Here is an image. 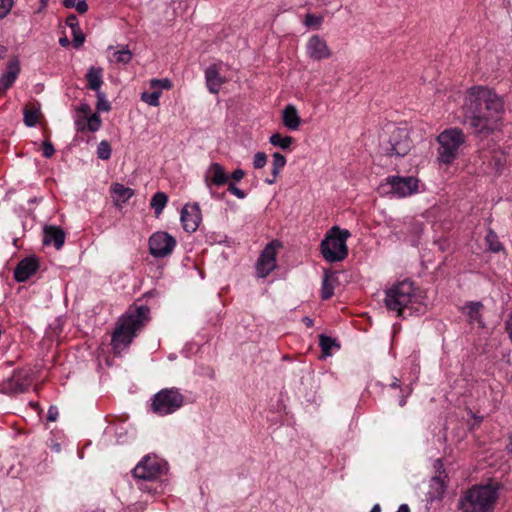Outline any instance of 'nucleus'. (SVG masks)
Here are the masks:
<instances>
[{
  "instance_id": "48",
  "label": "nucleus",
  "mask_w": 512,
  "mask_h": 512,
  "mask_svg": "<svg viewBox=\"0 0 512 512\" xmlns=\"http://www.w3.org/2000/svg\"><path fill=\"white\" fill-rule=\"evenodd\" d=\"M78 111L82 113L84 116H87L90 113L91 108L88 104L84 103L79 106Z\"/></svg>"
},
{
  "instance_id": "44",
  "label": "nucleus",
  "mask_w": 512,
  "mask_h": 512,
  "mask_svg": "<svg viewBox=\"0 0 512 512\" xmlns=\"http://www.w3.org/2000/svg\"><path fill=\"white\" fill-rule=\"evenodd\" d=\"M54 152H55V149L49 141L43 142V156L45 158L52 157Z\"/></svg>"
},
{
  "instance_id": "17",
  "label": "nucleus",
  "mask_w": 512,
  "mask_h": 512,
  "mask_svg": "<svg viewBox=\"0 0 512 512\" xmlns=\"http://www.w3.org/2000/svg\"><path fill=\"white\" fill-rule=\"evenodd\" d=\"M19 73H20L19 60L17 58H13L7 63L5 72H3L0 75V91L5 92L10 87H12V85L18 78Z\"/></svg>"
},
{
  "instance_id": "26",
  "label": "nucleus",
  "mask_w": 512,
  "mask_h": 512,
  "mask_svg": "<svg viewBox=\"0 0 512 512\" xmlns=\"http://www.w3.org/2000/svg\"><path fill=\"white\" fill-rule=\"evenodd\" d=\"M108 58L111 63L127 64L132 59V53L128 48L124 47L121 50L113 51Z\"/></svg>"
},
{
  "instance_id": "47",
  "label": "nucleus",
  "mask_w": 512,
  "mask_h": 512,
  "mask_svg": "<svg viewBox=\"0 0 512 512\" xmlns=\"http://www.w3.org/2000/svg\"><path fill=\"white\" fill-rule=\"evenodd\" d=\"M75 9L80 14L86 13L88 11V4H87L86 0H77Z\"/></svg>"
},
{
  "instance_id": "52",
  "label": "nucleus",
  "mask_w": 512,
  "mask_h": 512,
  "mask_svg": "<svg viewBox=\"0 0 512 512\" xmlns=\"http://www.w3.org/2000/svg\"><path fill=\"white\" fill-rule=\"evenodd\" d=\"M302 321L307 327L313 326V320L309 317H304Z\"/></svg>"
},
{
  "instance_id": "46",
  "label": "nucleus",
  "mask_w": 512,
  "mask_h": 512,
  "mask_svg": "<svg viewBox=\"0 0 512 512\" xmlns=\"http://www.w3.org/2000/svg\"><path fill=\"white\" fill-rule=\"evenodd\" d=\"M59 412L56 406H50L47 412V419L49 421H56L58 418Z\"/></svg>"
},
{
  "instance_id": "22",
  "label": "nucleus",
  "mask_w": 512,
  "mask_h": 512,
  "mask_svg": "<svg viewBox=\"0 0 512 512\" xmlns=\"http://www.w3.org/2000/svg\"><path fill=\"white\" fill-rule=\"evenodd\" d=\"M103 69L100 67H90L86 74V79L88 82V88L98 92L101 91L100 88L103 84Z\"/></svg>"
},
{
  "instance_id": "39",
  "label": "nucleus",
  "mask_w": 512,
  "mask_h": 512,
  "mask_svg": "<svg viewBox=\"0 0 512 512\" xmlns=\"http://www.w3.org/2000/svg\"><path fill=\"white\" fill-rule=\"evenodd\" d=\"M267 164V156L264 152H257L253 158V166L255 169H261Z\"/></svg>"
},
{
  "instance_id": "3",
  "label": "nucleus",
  "mask_w": 512,
  "mask_h": 512,
  "mask_svg": "<svg viewBox=\"0 0 512 512\" xmlns=\"http://www.w3.org/2000/svg\"><path fill=\"white\" fill-rule=\"evenodd\" d=\"M418 303L419 295L413 282L409 280L397 282L386 290L385 305L389 310L397 312L398 316L404 315L406 310L409 314L419 311L415 307Z\"/></svg>"
},
{
  "instance_id": "6",
  "label": "nucleus",
  "mask_w": 512,
  "mask_h": 512,
  "mask_svg": "<svg viewBox=\"0 0 512 512\" xmlns=\"http://www.w3.org/2000/svg\"><path fill=\"white\" fill-rule=\"evenodd\" d=\"M437 141L438 160L442 164H451L457 157L460 147L465 142L464 133L458 128H450L441 132Z\"/></svg>"
},
{
  "instance_id": "10",
  "label": "nucleus",
  "mask_w": 512,
  "mask_h": 512,
  "mask_svg": "<svg viewBox=\"0 0 512 512\" xmlns=\"http://www.w3.org/2000/svg\"><path fill=\"white\" fill-rule=\"evenodd\" d=\"M228 180L229 175L226 173L223 166L216 162L211 163L204 174L205 186L208 189L210 196L217 200H222L225 194L218 193L215 190V187L225 185L228 183Z\"/></svg>"
},
{
  "instance_id": "28",
  "label": "nucleus",
  "mask_w": 512,
  "mask_h": 512,
  "mask_svg": "<svg viewBox=\"0 0 512 512\" xmlns=\"http://www.w3.org/2000/svg\"><path fill=\"white\" fill-rule=\"evenodd\" d=\"M168 202V196L164 192H157L153 195L150 205L154 209L155 215L159 216Z\"/></svg>"
},
{
  "instance_id": "4",
  "label": "nucleus",
  "mask_w": 512,
  "mask_h": 512,
  "mask_svg": "<svg viewBox=\"0 0 512 512\" xmlns=\"http://www.w3.org/2000/svg\"><path fill=\"white\" fill-rule=\"evenodd\" d=\"M498 498V491L492 485H475L460 499L464 512H492Z\"/></svg>"
},
{
  "instance_id": "2",
  "label": "nucleus",
  "mask_w": 512,
  "mask_h": 512,
  "mask_svg": "<svg viewBox=\"0 0 512 512\" xmlns=\"http://www.w3.org/2000/svg\"><path fill=\"white\" fill-rule=\"evenodd\" d=\"M149 312V308L142 305L129 308L119 318L111 339V345L116 353H120L131 344L137 333L148 322Z\"/></svg>"
},
{
  "instance_id": "35",
  "label": "nucleus",
  "mask_w": 512,
  "mask_h": 512,
  "mask_svg": "<svg viewBox=\"0 0 512 512\" xmlns=\"http://www.w3.org/2000/svg\"><path fill=\"white\" fill-rule=\"evenodd\" d=\"M97 104L96 108L98 111L108 112L111 109L109 101L106 99L105 94L102 91L96 92Z\"/></svg>"
},
{
  "instance_id": "7",
  "label": "nucleus",
  "mask_w": 512,
  "mask_h": 512,
  "mask_svg": "<svg viewBox=\"0 0 512 512\" xmlns=\"http://www.w3.org/2000/svg\"><path fill=\"white\" fill-rule=\"evenodd\" d=\"M184 404V396L178 388H165L157 392L151 403L153 412L166 416L176 412Z\"/></svg>"
},
{
  "instance_id": "30",
  "label": "nucleus",
  "mask_w": 512,
  "mask_h": 512,
  "mask_svg": "<svg viewBox=\"0 0 512 512\" xmlns=\"http://www.w3.org/2000/svg\"><path fill=\"white\" fill-rule=\"evenodd\" d=\"M319 345L321 347V350H322L324 356H330L331 351L334 347L339 348L335 339H333L329 336H325V335L320 336Z\"/></svg>"
},
{
  "instance_id": "42",
  "label": "nucleus",
  "mask_w": 512,
  "mask_h": 512,
  "mask_svg": "<svg viewBox=\"0 0 512 512\" xmlns=\"http://www.w3.org/2000/svg\"><path fill=\"white\" fill-rule=\"evenodd\" d=\"M73 36V45L75 48H79L83 45L85 41V35L83 34L81 28H78L77 30L72 32Z\"/></svg>"
},
{
  "instance_id": "18",
  "label": "nucleus",
  "mask_w": 512,
  "mask_h": 512,
  "mask_svg": "<svg viewBox=\"0 0 512 512\" xmlns=\"http://www.w3.org/2000/svg\"><path fill=\"white\" fill-rule=\"evenodd\" d=\"M38 269V262L33 257L21 260L14 270V279L17 282L27 281Z\"/></svg>"
},
{
  "instance_id": "58",
  "label": "nucleus",
  "mask_w": 512,
  "mask_h": 512,
  "mask_svg": "<svg viewBox=\"0 0 512 512\" xmlns=\"http://www.w3.org/2000/svg\"><path fill=\"white\" fill-rule=\"evenodd\" d=\"M40 2H41V7L45 8L47 6L48 0H40Z\"/></svg>"
},
{
  "instance_id": "38",
  "label": "nucleus",
  "mask_w": 512,
  "mask_h": 512,
  "mask_svg": "<svg viewBox=\"0 0 512 512\" xmlns=\"http://www.w3.org/2000/svg\"><path fill=\"white\" fill-rule=\"evenodd\" d=\"M102 124L101 118L98 114H92L87 119V128L91 132H96L100 129Z\"/></svg>"
},
{
  "instance_id": "31",
  "label": "nucleus",
  "mask_w": 512,
  "mask_h": 512,
  "mask_svg": "<svg viewBox=\"0 0 512 512\" xmlns=\"http://www.w3.org/2000/svg\"><path fill=\"white\" fill-rule=\"evenodd\" d=\"M153 90L154 91L151 93L143 92L141 94V100L150 106L158 107L160 105L159 98L161 96V91L156 89Z\"/></svg>"
},
{
  "instance_id": "20",
  "label": "nucleus",
  "mask_w": 512,
  "mask_h": 512,
  "mask_svg": "<svg viewBox=\"0 0 512 512\" xmlns=\"http://www.w3.org/2000/svg\"><path fill=\"white\" fill-rule=\"evenodd\" d=\"M282 122L283 125L291 131H296L299 129L301 125V118L294 105L289 104L283 109Z\"/></svg>"
},
{
  "instance_id": "1",
  "label": "nucleus",
  "mask_w": 512,
  "mask_h": 512,
  "mask_svg": "<svg viewBox=\"0 0 512 512\" xmlns=\"http://www.w3.org/2000/svg\"><path fill=\"white\" fill-rule=\"evenodd\" d=\"M462 109L463 122L475 134H488L500 127L504 103L493 90L476 86L469 89Z\"/></svg>"
},
{
  "instance_id": "11",
  "label": "nucleus",
  "mask_w": 512,
  "mask_h": 512,
  "mask_svg": "<svg viewBox=\"0 0 512 512\" xmlns=\"http://www.w3.org/2000/svg\"><path fill=\"white\" fill-rule=\"evenodd\" d=\"M281 247L280 242L272 241L268 243L259 255L255 269L258 278L267 277L277 267V249Z\"/></svg>"
},
{
  "instance_id": "54",
  "label": "nucleus",
  "mask_w": 512,
  "mask_h": 512,
  "mask_svg": "<svg viewBox=\"0 0 512 512\" xmlns=\"http://www.w3.org/2000/svg\"><path fill=\"white\" fill-rule=\"evenodd\" d=\"M391 388H399L400 387V380L397 378H394L392 383L390 384Z\"/></svg>"
},
{
  "instance_id": "33",
  "label": "nucleus",
  "mask_w": 512,
  "mask_h": 512,
  "mask_svg": "<svg viewBox=\"0 0 512 512\" xmlns=\"http://www.w3.org/2000/svg\"><path fill=\"white\" fill-rule=\"evenodd\" d=\"M111 146L108 141L102 140L97 147V156L101 160H108L111 157Z\"/></svg>"
},
{
  "instance_id": "12",
  "label": "nucleus",
  "mask_w": 512,
  "mask_h": 512,
  "mask_svg": "<svg viewBox=\"0 0 512 512\" xmlns=\"http://www.w3.org/2000/svg\"><path fill=\"white\" fill-rule=\"evenodd\" d=\"M148 244L149 253L154 258H164L173 252L176 239L167 232L157 231L150 236Z\"/></svg>"
},
{
  "instance_id": "16",
  "label": "nucleus",
  "mask_w": 512,
  "mask_h": 512,
  "mask_svg": "<svg viewBox=\"0 0 512 512\" xmlns=\"http://www.w3.org/2000/svg\"><path fill=\"white\" fill-rule=\"evenodd\" d=\"M181 223L183 229L188 233L195 232L202 220L201 211L198 203L187 204L181 211Z\"/></svg>"
},
{
  "instance_id": "27",
  "label": "nucleus",
  "mask_w": 512,
  "mask_h": 512,
  "mask_svg": "<svg viewBox=\"0 0 512 512\" xmlns=\"http://www.w3.org/2000/svg\"><path fill=\"white\" fill-rule=\"evenodd\" d=\"M24 123L28 127H34L38 123L39 117L41 115V110L39 107H26L24 109Z\"/></svg>"
},
{
  "instance_id": "40",
  "label": "nucleus",
  "mask_w": 512,
  "mask_h": 512,
  "mask_svg": "<svg viewBox=\"0 0 512 512\" xmlns=\"http://www.w3.org/2000/svg\"><path fill=\"white\" fill-rule=\"evenodd\" d=\"M14 5V0H0V19L6 17Z\"/></svg>"
},
{
  "instance_id": "8",
  "label": "nucleus",
  "mask_w": 512,
  "mask_h": 512,
  "mask_svg": "<svg viewBox=\"0 0 512 512\" xmlns=\"http://www.w3.org/2000/svg\"><path fill=\"white\" fill-rule=\"evenodd\" d=\"M412 140L407 127L394 128L390 133L384 150L389 156L403 157L407 155L412 148Z\"/></svg>"
},
{
  "instance_id": "32",
  "label": "nucleus",
  "mask_w": 512,
  "mask_h": 512,
  "mask_svg": "<svg viewBox=\"0 0 512 512\" xmlns=\"http://www.w3.org/2000/svg\"><path fill=\"white\" fill-rule=\"evenodd\" d=\"M486 243L492 252H499L502 250V244L498 239V236L492 230H489L486 235Z\"/></svg>"
},
{
  "instance_id": "56",
  "label": "nucleus",
  "mask_w": 512,
  "mask_h": 512,
  "mask_svg": "<svg viewBox=\"0 0 512 512\" xmlns=\"http://www.w3.org/2000/svg\"><path fill=\"white\" fill-rule=\"evenodd\" d=\"M508 451L512 454V435L510 436V443L508 445Z\"/></svg>"
},
{
  "instance_id": "13",
  "label": "nucleus",
  "mask_w": 512,
  "mask_h": 512,
  "mask_svg": "<svg viewBox=\"0 0 512 512\" xmlns=\"http://www.w3.org/2000/svg\"><path fill=\"white\" fill-rule=\"evenodd\" d=\"M166 464L157 457L146 456L133 470L135 478L154 480L164 473Z\"/></svg>"
},
{
  "instance_id": "14",
  "label": "nucleus",
  "mask_w": 512,
  "mask_h": 512,
  "mask_svg": "<svg viewBox=\"0 0 512 512\" xmlns=\"http://www.w3.org/2000/svg\"><path fill=\"white\" fill-rule=\"evenodd\" d=\"M227 70L228 66L223 62L213 63L205 69L206 87L210 93L218 94L222 85L229 80Z\"/></svg>"
},
{
  "instance_id": "9",
  "label": "nucleus",
  "mask_w": 512,
  "mask_h": 512,
  "mask_svg": "<svg viewBox=\"0 0 512 512\" xmlns=\"http://www.w3.org/2000/svg\"><path fill=\"white\" fill-rule=\"evenodd\" d=\"M387 193H390L396 198H404L411 196L418 189V179L412 176H390L387 178L386 183L383 185Z\"/></svg>"
},
{
  "instance_id": "55",
  "label": "nucleus",
  "mask_w": 512,
  "mask_h": 512,
  "mask_svg": "<svg viewBox=\"0 0 512 512\" xmlns=\"http://www.w3.org/2000/svg\"><path fill=\"white\" fill-rule=\"evenodd\" d=\"M381 511V508H380V505L379 504H375L371 511L370 512H380Z\"/></svg>"
},
{
  "instance_id": "37",
  "label": "nucleus",
  "mask_w": 512,
  "mask_h": 512,
  "mask_svg": "<svg viewBox=\"0 0 512 512\" xmlns=\"http://www.w3.org/2000/svg\"><path fill=\"white\" fill-rule=\"evenodd\" d=\"M323 22V17L315 14H306L304 24L307 27H319Z\"/></svg>"
},
{
  "instance_id": "25",
  "label": "nucleus",
  "mask_w": 512,
  "mask_h": 512,
  "mask_svg": "<svg viewBox=\"0 0 512 512\" xmlns=\"http://www.w3.org/2000/svg\"><path fill=\"white\" fill-rule=\"evenodd\" d=\"M269 142L282 150H288L293 144L294 139L291 136H283L280 133H274L270 136Z\"/></svg>"
},
{
  "instance_id": "57",
  "label": "nucleus",
  "mask_w": 512,
  "mask_h": 512,
  "mask_svg": "<svg viewBox=\"0 0 512 512\" xmlns=\"http://www.w3.org/2000/svg\"><path fill=\"white\" fill-rule=\"evenodd\" d=\"M400 406H404L406 404V396L402 397V399L399 402Z\"/></svg>"
},
{
  "instance_id": "24",
  "label": "nucleus",
  "mask_w": 512,
  "mask_h": 512,
  "mask_svg": "<svg viewBox=\"0 0 512 512\" xmlns=\"http://www.w3.org/2000/svg\"><path fill=\"white\" fill-rule=\"evenodd\" d=\"M285 165L286 158L279 152H275L272 155V178H267L265 182L270 185L275 183L278 175L280 174L281 170L284 168Z\"/></svg>"
},
{
  "instance_id": "15",
  "label": "nucleus",
  "mask_w": 512,
  "mask_h": 512,
  "mask_svg": "<svg viewBox=\"0 0 512 512\" xmlns=\"http://www.w3.org/2000/svg\"><path fill=\"white\" fill-rule=\"evenodd\" d=\"M305 51L307 57L314 61L329 59L332 56V51L326 40L320 35H312L309 37L305 46Z\"/></svg>"
},
{
  "instance_id": "45",
  "label": "nucleus",
  "mask_w": 512,
  "mask_h": 512,
  "mask_svg": "<svg viewBox=\"0 0 512 512\" xmlns=\"http://www.w3.org/2000/svg\"><path fill=\"white\" fill-rule=\"evenodd\" d=\"M244 176L245 171L243 169H236L231 173L229 179L232 180L231 182H239L244 178Z\"/></svg>"
},
{
  "instance_id": "19",
  "label": "nucleus",
  "mask_w": 512,
  "mask_h": 512,
  "mask_svg": "<svg viewBox=\"0 0 512 512\" xmlns=\"http://www.w3.org/2000/svg\"><path fill=\"white\" fill-rule=\"evenodd\" d=\"M65 242V233L62 229L49 226L44 230V239L43 243L45 245H54L56 249H61Z\"/></svg>"
},
{
  "instance_id": "5",
  "label": "nucleus",
  "mask_w": 512,
  "mask_h": 512,
  "mask_svg": "<svg viewBox=\"0 0 512 512\" xmlns=\"http://www.w3.org/2000/svg\"><path fill=\"white\" fill-rule=\"evenodd\" d=\"M351 233L338 226L332 227L321 242V253L328 262H340L348 255L347 239Z\"/></svg>"
},
{
  "instance_id": "53",
  "label": "nucleus",
  "mask_w": 512,
  "mask_h": 512,
  "mask_svg": "<svg viewBox=\"0 0 512 512\" xmlns=\"http://www.w3.org/2000/svg\"><path fill=\"white\" fill-rule=\"evenodd\" d=\"M59 44L62 46V47H66L69 45V40L68 38L66 37H63V38H60L59 39Z\"/></svg>"
},
{
  "instance_id": "49",
  "label": "nucleus",
  "mask_w": 512,
  "mask_h": 512,
  "mask_svg": "<svg viewBox=\"0 0 512 512\" xmlns=\"http://www.w3.org/2000/svg\"><path fill=\"white\" fill-rule=\"evenodd\" d=\"M77 1L76 0H63V5L66 8H75Z\"/></svg>"
},
{
  "instance_id": "50",
  "label": "nucleus",
  "mask_w": 512,
  "mask_h": 512,
  "mask_svg": "<svg viewBox=\"0 0 512 512\" xmlns=\"http://www.w3.org/2000/svg\"><path fill=\"white\" fill-rule=\"evenodd\" d=\"M75 126H76V129L78 131H83L85 129V127H86L83 120H76L75 121Z\"/></svg>"
},
{
  "instance_id": "51",
  "label": "nucleus",
  "mask_w": 512,
  "mask_h": 512,
  "mask_svg": "<svg viewBox=\"0 0 512 512\" xmlns=\"http://www.w3.org/2000/svg\"><path fill=\"white\" fill-rule=\"evenodd\" d=\"M396 512H410L407 504H401Z\"/></svg>"
},
{
  "instance_id": "41",
  "label": "nucleus",
  "mask_w": 512,
  "mask_h": 512,
  "mask_svg": "<svg viewBox=\"0 0 512 512\" xmlns=\"http://www.w3.org/2000/svg\"><path fill=\"white\" fill-rule=\"evenodd\" d=\"M228 186H227V191L229 193H231L232 195H234L235 197H237L238 199H244L246 197V193L241 190L240 188H238L234 182H229L226 183Z\"/></svg>"
},
{
  "instance_id": "21",
  "label": "nucleus",
  "mask_w": 512,
  "mask_h": 512,
  "mask_svg": "<svg viewBox=\"0 0 512 512\" xmlns=\"http://www.w3.org/2000/svg\"><path fill=\"white\" fill-rule=\"evenodd\" d=\"M110 191L114 200V204L117 207H122V205L125 204L134 195L133 189L120 183H114L111 186Z\"/></svg>"
},
{
  "instance_id": "34",
  "label": "nucleus",
  "mask_w": 512,
  "mask_h": 512,
  "mask_svg": "<svg viewBox=\"0 0 512 512\" xmlns=\"http://www.w3.org/2000/svg\"><path fill=\"white\" fill-rule=\"evenodd\" d=\"M150 88L151 89H156V90H160L162 92V90H169L172 88V82L170 79L168 78H164V79H152L150 81Z\"/></svg>"
},
{
  "instance_id": "36",
  "label": "nucleus",
  "mask_w": 512,
  "mask_h": 512,
  "mask_svg": "<svg viewBox=\"0 0 512 512\" xmlns=\"http://www.w3.org/2000/svg\"><path fill=\"white\" fill-rule=\"evenodd\" d=\"M9 389L13 393H22L26 390V384L20 382L18 375H13L9 381Z\"/></svg>"
},
{
  "instance_id": "23",
  "label": "nucleus",
  "mask_w": 512,
  "mask_h": 512,
  "mask_svg": "<svg viewBox=\"0 0 512 512\" xmlns=\"http://www.w3.org/2000/svg\"><path fill=\"white\" fill-rule=\"evenodd\" d=\"M337 279L334 274L325 273L321 285V299L328 300L334 294L335 284Z\"/></svg>"
},
{
  "instance_id": "29",
  "label": "nucleus",
  "mask_w": 512,
  "mask_h": 512,
  "mask_svg": "<svg viewBox=\"0 0 512 512\" xmlns=\"http://www.w3.org/2000/svg\"><path fill=\"white\" fill-rule=\"evenodd\" d=\"M482 307V304L480 302H470L466 305V313L469 317V321L471 323H478L481 324L480 320V308Z\"/></svg>"
},
{
  "instance_id": "43",
  "label": "nucleus",
  "mask_w": 512,
  "mask_h": 512,
  "mask_svg": "<svg viewBox=\"0 0 512 512\" xmlns=\"http://www.w3.org/2000/svg\"><path fill=\"white\" fill-rule=\"evenodd\" d=\"M66 25L70 27L71 32L80 28L76 15L71 14L66 18Z\"/></svg>"
}]
</instances>
